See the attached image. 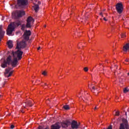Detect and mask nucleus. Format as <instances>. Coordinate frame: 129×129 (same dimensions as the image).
Segmentation results:
<instances>
[{
	"label": "nucleus",
	"instance_id": "1",
	"mask_svg": "<svg viewBox=\"0 0 129 129\" xmlns=\"http://www.w3.org/2000/svg\"><path fill=\"white\" fill-rule=\"evenodd\" d=\"M35 22V20L33 19V17L29 16L27 20V24H23L21 26V30L24 31H26L25 33H31L30 30H27V28H31L32 24Z\"/></svg>",
	"mask_w": 129,
	"mask_h": 129
},
{
	"label": "nucleus",
	"instance_id": "2",
	"mask_svg": "<svg viewBox=\"0 0 129 129\" xmlns=\"http://www.w3.org/2000/svg\"><path fill=\"white\" fill-rule=\"evenodd\" d=\"M21 25V22L18 21L16 22L11 23L8 27L7 33H13L15 31L16 27H19Z\"/></svg>",
	"mask_w": 129,
	"mask_h": 129
},
{
	"label": "nucleus",
	"instance_id": "3",
	"mask_svg": "<svg viewBox=\"0 0 129 129\" xmlns=\"http://www.w3.org/2000/svg\"><path fill=\"white\" fill-rule=\"evenodd\" d=\"M7 63L8 65H12V67L15 68L18 65V58L14 57L13 60H12V56L9 55L7 57Z\"/></svg>",
	"mask_w": 129,
	"mask_h": 129
},
{
	"label": "nucleus",
	"instance_id": "4",
	"mask_svg": "<svg viewBox=\"0 0 129 129\" xmlns=\"http://www.w3.org/2000/svg\"><path fill=\"white\" fill-rule=\"evenodd\" d=\"M26 15V13L24 10H16L14 12L15 19L19 20L20 18H22Z\"/></svg>",
	"mask_w": 129,
	"mask_h": 129
},
{
	"label": "nucleus",
	"instance_id": "5",
	"mask_svg": "<svg viewBox=\"0 0 129 129\" xmlns=\"http://www.w3.org/2000/svg\"><path fill=\"white\" fill-rule=\"evenodd\" d=\"M28 4V0H17V6L21 9H24Z\"/></svg>",
	"mask_w": 129,
	"mask_h": 129
},
{
	"label": "nucleus",
	"instance_id": "6",
	"mask_svg": "<svg viewBox=\"0 0 129 129\" xmlns=\"http://www.w3.org/2000/svg\"><path fill=\"white\" fill-rule=\"evenodd\" d=\"M17 45L16 46V49H21L23 48H26L27 47V43H26V40H23L22 41L19 42V40L17 41Z\"/></svg>",
	"mask_w": 129,
	"mask_h": 129
},
{
	"label": "nucleus",
	"instance_id": "7",
	"mask_svg": "<svg viewBox=\"0 0 129 129\" xmlns=\"http://www.w3.org/2000/svg\"><path fill=\"white\" fill-rule=\"evenodd\" d=\"M23 51H20V50H18L16 52H12V54L13 55V57L14 58H18V60H21L22 59L23 56Z\"/></svg>",
	"mask_w": 129,
	"mask_h": 129
},
{
	"label": "nucleus",
	"instance_id": "8",
	"mask_svg": "<svg viewBox=\"0 0 129 129\" xmlns=\"http://www.w3.org/2000/svg\"><path fill=\"white\" fill-rule=\"evenodd\" d=\"M116 10L118 14H121L122 13V10H123L122 5L120 3H118L116 5Z\"/></svg>",
	"mask_w": 129,
	"mask_h": 129
},
{
	"label": "nucleus",
	"instance_id": "9",
	"mask_svg": "<svg viewBox=\"0 0 129 129\" xmlns=\"http://www.w3.org/2000/svg\"><path fill=\"white\" fill-rule=\"evenodd\" d=\"M61 126L63 128H67L69 125L71 124V122L69 120H66L61 122Z\"/></svg>",
	"mask_w": 129,
	"mask_h": 129
},
{
	"label": "nucleus",
	"instance_id": "10",
	"mask_svg": "<svg viewBox=\"0 0 129 129\" xmlns=\"http://www.w3.org/2000/svg\"><path fill=\"white\" fill-rule=\"evenodd\" d=\"M72 128L74 129H77L79 128V124H78V123H77V121L73 120L72 123H71Z\"/></svg>",
	"mask_w": 129,
	"mask_h": 129
},
{
	"label": "nucleus",
	"instance_id": "11",
	"mask_svg": "<svg viewBox=\"0 0 129 129\" xmlns=\"http://www.w3.org/2000/svg\"><path fill=\"white\" fill-rule=\"evenodd\" d=\"M30 36H31V33H25L23 35V38L24 40L28 41Z\"/></svg>",
	"mask_w": 129,
	"mask_h": 129
},
{
	"label": "nucleus",
	"instance_id": "12",
	"mask_svg": "<svg viewBox=\"0 0 129 129\" xmlns=\"http://www.w3.org/2000/svg\"><path fill=\"white\" fill-rule=\"evenodd\" d=\"M123 51H124V52H127V51H129V43H126L123 46Z\"/></svg>",
	"mask_w": 129,
	"mask_h": 129
},
{
	"label": "nucleus",
	"instance_id": "13",
	"mask_svg": "<svg viewBox=\"0 0 129 129\" xmlns=\"http://www.w3.org/2000/svg\"><path fill=\"white\" fill-rule=\"evenodd\" d=\"M60 127H61V126L59 125V123H56L54 125H51V129H59Z\"/></svg>",
	"mask_w": 129,
	"mask_h": 129
},
{
	"label": "nucleus",
	"instance_id": "14",
	"mask_svg": "<svg viewBox=\"0 0 129 129\" xmlns=\"http://www.w3.org/2000/svg\"><path fill=\"white\" fill-rule=\"evenodd\" d=\"M8 65V60L7 59V61L6 60H4L3 63H2L1 67L3 68H6V67H7Z\"/></svg>",
	"mask_w": 129,
	"mask_h": 129
},
{
	"label": "nucleus",
	"instance_id": "15",
	"mask_svg": "<svg viewBox=\"0 0 129 129\" xmlns=\"http://www.w3.org/2000/svg\"><path fill=\"white\" fill-rule=\"evenodd\" d=\"M25 103L26 104V106H29V107L33 106V102L31 100L27 101Z\"/></svg>",
	"mask_w": 129,
	"mask_h": 129
},
{
	"label": "nucleus",
	"instance_id": "16",
	"mask_svg": "<svg viewBox=\"0 0 129 129\" xmlns=\"http://www.w3.org/2000/svg\"><path fill=\"white\" fill-rule=\"evenodd\" d=\"M7 44L9 49H12V48H13V41L9 40V41H8Z\"/></svg>",
	"mask_w": 129,
	"mask_h": 129
},
{
	"label": "nucleus",
	"instance_id": "17",
	"mask_svg": "<svg viewBox=\"0 0 129 129\" xmlns=\"http://www.w3.org/2000/svg\"><path fill=\"white\" fill-rule=\"evenodd\" d=\"M34 9V11H35V12L37 13V12H38L39 11V10L40 9V7H39V5L36 4L35 5L34 7H33Z\"/></svg>",
	"mask_w": 129,
	"mask_h": 129
},
{
	"label": "nucleus",
	"instance_id": "18",
	"mask_svg": "<svg viewBox=\"0 0 129 129\" xmlns=\"http://www.w3.org/2000/svg\"><path fill=\"white\" fill-rule=\"evenodd\" d=\"M12 68H8V69H6L5 70V76H7V75H8V74H9V72H10V71H11V70H12Z\"/></svg>",
	"mask_w": 129,
	"mask_h": 129
},
{
	"label": "nucleus",
	"instance_id": "19",
	"mask_svg": "<svg viewBox=\"0 0 129 129\" xmlns=\"http://www.w3.org/2000/svg\"><path fill=\"white\" fill-rule=\"evenodd\" d=\"M63 108H64L66 110H69V109H70V107H69V105H64Z\"/></svg>",
	"mask_w": 129,
	"mask_h": 129
},
{
	"label": "nucleus",
	"instance_id": "20",
	"mask_svg": "<svg viewBox=\"0 0 129 129\" xmlns=\"http://www.w3.org/2000/svg\"><path fill=\"white\" fill-rule=\"evenodd\" d=\"M120 37L121 39H124L126 37V35H125V34L124 33H121L120 34Z\"/></svg>",
	"mask_w": 129,
	"mask_h": 129
},
{
	"label": "nucleus",
	"instance_id": "21",
	"mask_svg": "<svg viewBox=\"0 0 129 129\" xmlns=\"http://www.w3.org/2000/svg\"><path fill=\"white\" fill-rule=\"evenodd\" d=\"M13 73H14V71L10 72L9 74L8 75H7V76H6V77H11V76L13 75Z\"/></svg>",
	"mask_w": 129,
	"mask_h": 129
},
{
	"label": "nucleus",
	"instance_id": "22",
	"mask_svg": "<svg viewBox=\"0 0 129 129\" xmlns=\"http://www.w3.org/2000/svg\"><path fill=\"white\" fill-rule=\"evenodd\" d=\"M125 62H123L124 64H125L126 65H128V64H129V60H128V59H126L125 60Z\"/></svg>",
	"mask_w": 129,
	"mask_h": 129
},
{
	"label": "nucleus",
	"instance_id": "23",
	"mask_svg": "<svg viewBox=\"0 0 129 129\" xmlns=\"http://www.w3.org/2000/svg\"><path fill=\"white\" fill-rule=\"evenodd\" d=\"M0 33H5V31L3 30V26H0Z\"/></svg>",
	"mask_w": 129,
	"mask_h": 129
},
{
	"label": "nucleus",
	"instance_id": "24",
	"mask_svg": "<svg viewBox=\"0 0 129 129\" xmlns=\"http://www.w3.org/2000/svg\"><path fill=\"white\" fill-rule=\"evenodd\" d=\"M4 37V33H0V42L2 41V39Z\"/></svg>",
	"mask_w": 129,
	"mask_h": 129
},
{
	"label": "nucleus",
	"instance_id": "25",
	"mask_svg": "<svg viewBox=\"0 0 129 129\" xmlns=\"http://www.w3.org/2000/svg\"><path fill=\"white\" fill-rule=\"evenodd\" d=\"M129 90L128 89H126V88H125L124 89H123V92L124 93H126V92H128Z\"/></svg>",
	"mask_w": 129,
	"mask_h": 129
},
{
	"label": "nucleus",
	"instance_id": "26",
	"mask_svg": "<svg viewBox=\"0 0 129 129\" xmlns=\"http://www.w3.org/2000/svg\"><path fill=\"white\" fill-rule=\"evenodd\" d=\"M42 75H44V76H47V72L44 71L42 73Z\"/></svg>",
	"mask_w": 129,
	"mask_h": 129
},
{
	"label": "nucleus",
	"instance_id": "27",
	"mask_svg": "<svg viewBox=\"0 0 129 129\" xmlns=\"http://www.w3.org/2000/svg\"><path fill=\"white\" fill-rule=\"evenodd\" d=\"M84 70L85 72H87L88 71V68L85 67L84 68Z\"/></svg>",
	"mask_w": 129,
	"mask_h": 129
},
{
	"label": "nucleus",
	"instance_id": "28",
	"mask_svg": "<svg viewBox=\"0 0 129 129\" xmlns=\"http://www.w3.org/2000/svg\"><path fill=\"white\" fill-rule=\"evenodd\" d=\"M115 115L116 116H119V111H117L116 112Z\"/></svg>",
	"mask_w": 129,
	"mask_h": 129
},
{
	"label": "nucleus",
	"instance_id": "29",
	"mask_svg": "<svg viewBox=\"0 0 129 129\" xmlns=\"http://www.w3.org/2000/svg\"><path fill=\"white\" fill-rule=\"evenodd\" d=\"M123 122H125V124H126V125L127 124V120H126V119H123Z\"/></svg>",
	"mask_w": 129,
	"mask_h": 129
},
{
	"label": "nucleus",
	"instance_id": "30",
	"mask_svg": "<svg viewBox=\"0 0 129 129\" xmlns=\"http://www.w3.org/2000/svg\"><path fill=\"white\" fill-rule=\"evenodd\" d=\"M8 36H13L14 34H13V33H7Z\"/></svg>",
	"mask_w": 129,
	"mask_h": 129
},
{
	"label": "nucleus",
	"instance_id": "31",
	"mask_svg": "<svg viewBox=\"0 0 129 129\" xmlns=\"http://www.w3.org/2000/svg\"><path fill=\"white\" fill-rule=\"evenodd\" d=\"M107 129H112V126L109 125Z\"/></svg>",
	"mask_w": 129,
	"mask_h": 129
},
{
	"label": "nucleus",
	"instance_id": "32",
	"mask_svg": "<svg viewBox=\"0 0 129 129\" xmlns=\"http://www.w3.org/2000/svg\"><path fill=\"white\" fill-rule=\"evenodd\" d=\"M14 127H15V125H11V127H10V128L13 129V128H14Z\"/></svg>",
	"mask_w": 129,
	"mask_h": 129
},
{
	"label": "nucleus",
	"instance_id": "33",
	"mask_svg": "<svg viewBox=\"0 0 129 129\" xmlns=\"http://www.w3.org/2000/svg\"><path fill=\"white\" fill-rule=\"evenodd\" d=\"M92 89H93V90H94H94H95V89H96V88H95V87H92Z\"/></svg>",
	"mask_w": 129,
	"mask_h": 129
},
{
	"label": "nucleus",
	"instance_id": "34",
	"mask_svg": "<svg viewBox=\"0 0 129 129\" xmlns=\"http://www.w3.org/2000/svg\"><path fill=\"white\" fill-rule=\"evenodd\" d=\"M38 129H43V127H42L41 126H39L38 127Z\"/></svg>",
	"mask_w": 129,
	"mask_h": 129
},
{
	"label": "nucleus",
	"instance_id": "35",
	"mask_svg": "<svg viewBox=\"0 0 129 129\" xmlns=\"http://www.w3.org/2000/svg\"><path fill=\"white\" fill-rule=\"evenodd\" d=\"M100 15L103 18V15H102V12L100 13Z\"/></svg>",
	"mask_w": 129,
	"mask_h": 129
},
{
	"label": "nucleus",
	"instance_id": "36",
	"mask_svg": "<svg viewBox=\"0 0 129 129\" xmlns=\"http://www.w3.org/2000/svg\"><path fill=\"white\" fill-rule=\"evenodd\" d=\"M104 21H105L106 22L107 21V19H106L105 17L103 18Z\"/></svg>",
	"mask_w": 129,
	"mask_h": 129
},
{
	"label": "nucleus",
	"instance_id": "37",
	"mask_svg": "<svg viewBox=\"0 0 129 129\" xmlns=\"http://www.w3.org/2000/svg\"><path fill=\"white\" fill-rule=\"evenodd\" d=\"M96 109H98V108H97V107H95V108H94V110H96Z\"/></svg>",
	"mask_w": 129,
	"mask_h": 129
},
{
	"label": "nucleus",
	"instance_id": "38",
	"mask_svg": "<svg viewBox=\"0 0 129 129\" xmlns=\"http://www.w3.org/2000/svg\"><path fill=\"white\" fill-rule=\"evenodd\" d=\"M41 49V47H39L38 48H37V50H39V49Z\"/></svg>",
	"mask_w": 129,
	"mask_h": 129
},
{
	"label": "nucleus",
	"instance_id": "39",
	"mask_svg": "<svg viewBox=\"0 0 129 129\" xmlns=\"http://www.w3.org/2000/svg\"><path fill=\"white\" fill-rule=\"evenodd\" d=\"M21 112H22V113H25V112H23V110H20Z\"/></svg>",
	"mask_w": 129,
	"mask_h": 129
},
{
	"label": "nucleus",
	"instance_id": "40",
	"mask_svg": "<svg viewBox=\"0 0 129 129\" xmlns=\"http://www.w3.org/2000/svg\"><path fill=\"white\" fill-rule=\"evenodd\" d=\"M78 48L80 49V46H79V44H78Z\"/></svg>",
	"mask_w": 129,
	"mask_h": 129
},
{
	"label": "nucleus",
	"instance_id": "41",
	"mask_svg": "<svg viewBox=\"0 0 129 129\" xmlns=\"http://www.w3.org/2000/svg\"><path fill=\"white\" fill-rule=\"evenodd\" d=\"M44 85H45V86H47V83H44Z\"/></svg>",
	"mask_w": 129,
	"mask_h": 129
},
{
	"label": "nucleus",
	"instance_id": "42",
	"mask_svg": "<svg viewBox=\"0 0 129 129\" xmlns=\"http://www.w3.org/2000/svg\"><path fill=\"white\" fill-rule=\"evenodd\" d=\"M44 28H46V25H45L44 26Z\"/></svg>",
	"mask_w": 129,
	"mask_h": 129
},
{
	"label": "nucleus",
	"instance_id": "43",
	"mask_svg": "<svg viewBox=\"0 0 129 129\" xmlns=\"http://www.w3.org/2000/svg\"><path fill=\"white\" fill-rule=\"evenodd\" d=\"M24 108H26V106H23Z\"/></svg>",
	"mask_w": 129,
	"mask_h": 129
},
{
	"label": "nucleus",
	"instance_id": "44",
	"mask_svg": "<svg viewBox=\"0 0 129 129\" xmlns=\"http://www.w3.org/2000/svg\"><path fill=\"white\" fill-rule=\"evenodd\" d=\"M105 11V9H104L103 10V12H104Z\"/></svg>",
	"mask_w": 129,
	"mask_h": 129
},
{
	"label": "nucleus",
	"instance_id": "45",
	"mask_svg": "<svg viewBox=\"0 0 129 129\" xmlns=\"http://www.w3.org/2000/svg\"><path fill=\"white\" fill-rule=\"evenodd\" d=\"M127 75H128V76H129V73H127Z\"/></svg>",
	"mask_w": 129,
	"mask_h": 129
},
{
	"label": "nucleus",
	"instance_id": "46",
	"mask_svg": "<svg viewBox=\"0 0 129 129\" xmlns=\"http://www.w3.org/2000/svg\"><path fill=\"white\" fill-rule=\"evenodd\" d=\"M100 20H101V21H102V19L101 18Z\"/></svg>",
	"mask_w": 129,
	"mask_h": 129
},
{
	"label": "nucleus",
	"instance_id": "47",
	"mask_svg": "<svg viewBox=\"0 0 129 129\" xmlns=\"http://www.w3.org/2000/svg\"><path fill=\"white\" fill-rule=\"evenodd\" d=\"M116 69H117V66H116Z\"/></svg>",
	"mask_w": 129,
	"mask_h": 129
}]
</instances>
